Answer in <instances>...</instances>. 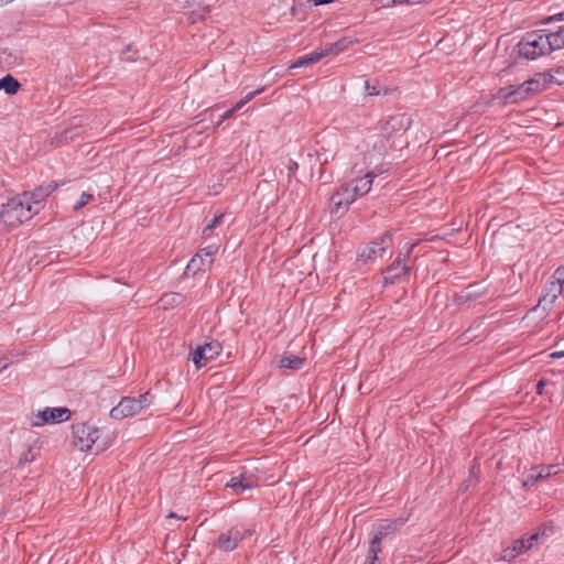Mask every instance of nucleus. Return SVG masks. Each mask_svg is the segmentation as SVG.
I'll list each match as a JSON object with an SVG mask.
<instances>
[{"instance_id":"15","label":"nucleus","mask_w":564,"mask_h":564,"mask_svg":"<svg viewBox=\"0 0 564 564\" xmlns=\"http://www.w3.org/2000/svg\"><path fill=\"white\" fill-rule=\"evenodd\" d=\"M409 272V265L401 259L395 260L383 272V280L387 284H393L400 281Z\"/></svg>"},{"instance_id":"26","label":"nucleus","mask_w":564,"mask_h":564,"mask_svg":"<svg viewBox=\"0 0 564 564\" xmlns=\"http://www.w3.org/2000/svg\"><path fill=\"white\" fill-rule=\"evenodd\" d=\"M263 91V88L261 89H257L254 91H251L243 99L239 100L234 107L232 109H235V112L239 109H241L247 102H249L250 100H252L257 95H259L260 93Z\"/></svg>"},{"instance_id":"24","label":"nucleus","mask_w":564,"mask_h":564,"mask_svg":"<svg viewBox=\"0 0 564 564\" xmlns=\"http://www.w3.org/2000/svg\"><path fill=\"white\" fill-rule=\"evenodd\" d=\"M563 284L564 282H558L557 279H554L549 285L547 292L552 293V300H557L558 296L563 292Z\"/></svg>"},{"instance_id":"18","label":"nucleus","mask_w":564,"mask_h":564,"mask_svg":"<svg viewBox=\"0 0 564 564\" xmlns=\"http://www.w3.org/2000/svg\"><path fill=\"white\" fill-rule=\"evenodd\" d=\"M551 53L564 48V25L552 30H543Z\"/></svg>"},{"instance_id":"31","label":"nucleus","mask_w":564,"mask_h":564,"mask_svg":"<svg viewBox=\"0 0 564 564\" xmlns=\"http://www.w3.org/2000/svg\"><path fill=\"white\" fill-rule=\"evenodd\" d=\"M556 300H552V293H546L540 301L538 306H543L544 308L551 307Z\"/></svg>"},{"instance_id":"1","label":"nucleus","mask_w":564,"mask_h":564,"mask_svg":"<svg viewBox=\"0 0 564 564\" xmlns=\"http://www.w3.org/2000/svg\"><path fill=\"white\" fill-rule=\"evenodd\" d=\"M390 148L388 137L382 133L369 132L357 140L351 167L355 177L348 182L352 184L357 196L369 193L373 178L383 173L384 170L377 163Z\"/></svg>"},{"instance_id":"30","label":"nucleus","mask_w":564,"mask_h":564,"mask_svg":"<svg viewBox=\"0 0 564 564\" xmlns=\"http://www.w3.org/2000/svg\"><path fill=\"white\" fill-rule=\"evenodd\" d=\"M517 554L512 547V545L506 547L502 552H501V555H500V558L502 561H508V562H511L513 558H516Z\"/></svg>"},{"instance_id":"3","label":"nucleus","mask_w":564,"mask_h":564,"mask_svg":"<svg viewBox=\"0 0 564 564\" xmlns=\"http://www.w3.org/2000/svg\"><path fill=\"white\" fill-rule=\"evenodd\" d=\"M29 199V196H15L2 207L0 212L2 229H14L34 216L30 209Z\"/></svg>"},{"instance_id":"17","label":"nucleus","mask_w":564,"mask_h":564,"mask_svg":"<svg viewBox=\"0 0 564 564\" xmlns=\"http://www.w3.org/2000/svg\"><path fill=\"white\" fill-rule=\"evenodd\" d=\"M332 53H333V47H324V48L316 50V51L312 52L311 54L299 58L295 63L291 64L289 66V69L300 68V67H303V66H306V65H310L313 63H317L323 57H325Z\"/></svg>"},{"instance_id":"13","label":"nucleus","mask_w":564,"mask_h":564,"mask_svg":"<svg viewBox=\"0 0 564 564\" xmlns=\"http://www.w3.org/2000/svg\"><path fill=\"white\" fill-rule=\"evenodd\" d=\"M562 72H563L562 69H556L555 74H539L535 77L527 80L525 88L531 90V94H536V93L545 89L547 84H551V83L561 84V83H563V79L558 78L556 75H561Z\"/></svg>"},{"instance_id":"35","label":"nucleus","mask_w":564,"mask_h":564,"mask_svg":"<svg viewBox=\"0 0 564 564\" xmlns=\"http://www.w3.org/2000/svg\"><path fill=\"white\" fill-rule=\"evenodd\" d=\"M553 278L557 279L558 282H564V264L555 270Z\"/></svg>"},{"instance_id":"12","label":"nucleus","mask_w":564,"mask_h":564,"mask_svg":"<svg viewBox=\"0 0 564 564\" xmlns=\"http://www.w3.org/2000/svg\"><path fill=\"white\" fill-rule=\"evenodd\" d=\"M357 194L352 187V184L348 182L340 186L330 197V206L334 212L346 209L350 204L357 199Z\"/></svg>"},{"instance_id":"4","label":"nucleus","mask_w":564,"mask_h":564,"mask_svg":"<svg viewBox=\"0 0 564 564\" xmlns=\"http://www.w3.org/2000/svg\"><path fill=\"white\" fill-rule=\"evenodd\" d=\"M519 55L527 59H536L547 55L551 50L543 30L527 33L518 44Z\"/></svg>"},{"instance_id":"6","label":"nucleus","mask_w":564,"mask_h":564,"mask_svg":"<svg viewBox=\"0 0 564 564\" xmlns=\"http://www.w3.org/2000/svg\"><path fill=\"white\" fill-rule=\"evenodd\" d=\"M70 419V410L67 408H45L32 412L29 417V424L32 427H42L47 424H57Z\"/></svg>"},{"instance_id":"22","label":"nucleus","mask_w":564,"mask_h":564,"mask_svg":"<svg viewBox=\"0 0 564 564\" xmlns=\"http://www.w3.org/2000/svg\"><path fill=\"white\" fill-rule=\"evenodd\" d=\"M19 88V82L11 75H7L0 79V90H4L9 95L15 94Z\"/></svg>"},{"instance_id":"14","label":"nucleus","mask_w":564,"mask_h":564,"mask_svg":"<svg viewBox=\"0 0 564 564\" xmlns=\"http://www.w3.org/2000/svg\"><path fill=\"white\" fill-rule=\"evenodd\" d=\"M527 80L519 85L518 87L509 86L506 88H501L498 93V97L506 101L517 102L519 100H523L531 95V90L525 88Z\"/></svg>"},{"instance_id":"8","label":"nucleus","mask_w":564,"mask_h":564,"mask_svg":"<svg viewBox=\"0 0 564 564\" xmlns=\"http://www.w3.org/2000/svg\"><path fill=\"white\" fill-rule=\"evenodd\" d=\"M397 521H384L379 524L373 538L370 541L368 556L364 564H377L378 554L381 552L380 542L390 532L398 528Z\"/></svg>"},{"instance_id":"23","label":"nucleus","mask_w":564,"mask_h":564,"mask_svg":"<svg viewBox=\"0 0 564 564\" xmlns=\"http://www.w3.org/2000/svg\"><path fill=\"white\" fill-rule=\"evenodd\" d=\"M545 468H534L523 480V487L533 486L539 479L544 478Z\"/></svg>"},{"instance_id":"27","label":"nucleus","mask_w":564,"mask_h":564,"mask_svg":"<svg viewBox=\"0 0 564 564\" xmlns=\"http://www.w3.org/2000/svg\"><path fill=\"white\" fill-rule=\"evenodd\" d=\"M352 42L350 40L343 39L336 43L329 44L326 47H333V53H338L346 50Z\"/></svg>"},{"instance_id":"36","label":"nucleus","mask_w":564,"mask_h":564,"mask_svg":"<svg viewBox=\"0 0 564 564\" xmlns=\"http://www.w3.org/2000/svg\"><path fill=\"white\" fill-rule=\"evenodd\" d=\"M235 112V109H229L227 110L220 118V120L217 122V127L221 124V122L228 118H230L232 116V113Z\"/></svg>"},{"instance_id":"29","label":"nucleus","mask_w":564,"mask_h":564,"mask_svg":"<svg viewBox=\"0 0 564 564\" xmlns=\"http://www.w3.org/2000/svg\"><path fill=\"white\" fill-rule=\"evenodd\" d=\"M563 466L564 465H561V464H554V465H549V466L544 467L545 468L544 478L550 477L552 475L560 474L562 471Z\"/></svg>"},{"instance_id":"19","label":"nucleus","mask_w":564,"mask_h":564,"mask_svg":"<svg viewBox=\"0 0 564 564\" xmlns=\"http://www.w3.org/2000/svg\"><path fill=\"white\" fill-rule=\"evenodd\" d=\"M259 481H248L243 482V480H239V478H231V480L227 484V487L231 488L234 494L240 495L245 490L252 489L257 487Z\"/></svg>"},{"instance_id":"16","label":"nucleus","mask_w":564,"mask_h":564,"mask_svg":"<svg viewBox=\"0 0 564 564\" xmlns=\"http://www.w3.org/2000/svg\"><path fill=\"white\" fill-rule=\"evenodd\" d=\"M56 188V186H48L47 188H37L34 192H25L19 196H29V205L32 214L35 215L40 210L42 202Z\"/></svg>"},{"instance_id":"9","label":"nucleus","mask_w":564,"mask_h":564,"mask_svg":"<svg viewBox=\"0 0 564 564\" xmlns=\"http://www.w3.org/2000/svg\"><path fill=\"white\" fill-rule=\"evenodd\" d=\"M216 252L217 248L213 246L202 249L188 262L185 269V274L194 275L199 271H205L209 269L215 260Z\"/></svg>"},{"instance_id":"2","label":"nucleus","mask_w":564,"mask_h":564,"mask_svg":"<svg viewBox=\"0 0 564 564\" xmlns=\"http://www.w3.org/2000/svg\"><path fill=\"white\" fill-rule=\"evenodd\" d=\"M73 444L82 452H89L96 448V453H100L109 448L112 444L113 436H101V431L95 424L85 422L73 424Z\"/></svg>"},{"instance_id":"45","label":"nucleus","mask_w":564,"mask_h":564,"mask_svg":"<svg viewBox=\"0 0 564 564\" xmlns=\"http://www.w3.org/2000/svg\"><path fill=\"white\" fill-rule=\"evenodd\" d=\"M0 227L2 228V223H0Z\"/></svg>"},{"instance_id":"39","label":"nucleus","mask_w":564,"mask_h":564,"mask_svg":"<svg viewBox=\"0 0 564 564\" xmlns=\"http://www.w3.org/2000/svg\"><path fill=\"white\" fill-rule=\"evenodd\" d=\"M391 3H395L397 4H402V3H415L414 0H391Z\"/></svg>"},{"instance_id":"40","label":"nucleus","mask_w":564,"mask_h":564,"mask_svg":"<svg viewBox=\"0 0 564 564\" xmlns=\"http://www.w3.org/2000/svg\"><path fill=\"white\" fill-rule=\"evenodd\" d=\"M551 358H562L564 357V350L561 351H554L550 355Z\"/></svg>"},{"instance_id":"38","label":"nucleus","mask_w":564,"mask_h":564,"mask_svg":"<svg viewBox=\"0 0 564 564\" xmlns=\"http://www.w3.org/2000/svg\"><path fill=\"white\" fill-rule=\"evenodd\" d=\"M9 367V361L6 358H0V371Z\"/></svg>"},{"instance_id":"41","label":"nucleus","mask_w":564,"mask_h":564,"mask_svg":"<svg viewBox=\"0 0 564 564\" xmlns=\"http://www.w3.org/2000/svg\"><path fill=\"white\" fill-rule=\"evenodd\" d=\"M382 7H393L395 3H391V0H380Z\"/></svg>"},{"instance_id":"37","label":"nucleus","mask_w":564,"mask_h":564,"mask_svg":"<svg viewBox=\"0 0 564 564\" xmlns=\"http://www.w3.org/2000/svg\"><path fill=\"white\" fill-rule=\"evenodd\" d=\"M239 480H243V482H248V481H258L257 478H254L253 476L251 475H247V474H242L240 477H238Z\"/></svg>"},{"instance_id":"25","label":"nucleus","mask_w":564,"mask_h":564,"mask_svg":"<svg viewBox=\"0 0 564 564\" xmlns=\"http://www.w3.org/2000/svg\"><path fill=\"white\" fill-rule=\"evenodd\" d=\"M542 535L543 536L546 535L545 534V530L542 533L538 532V533H534V534L530 535L529 538L519 539L518 541H523V549H524V551H528V550H530L533 546L534 542L539 541V539Z\"/></svg>"},{"instance_id":"21","label":"nucleus","mask_w":564,"mask_h":564,"mask_svg":"<svg viewBox=\"0 0 564 564\" xmlns=\"http://www.w3.org/2000/svg\"><path fill=\"white\" fill-rule=\"evenodd\" d=\"M182 302V295L178 293H166L159 300L161 308L169 310Z\"/></svg>"},{"instance_id":"7","label":"nucleus","mask_w":564,"mask_h":564,"mask_svg":"<svg viewBox=\"0 0 564 564\" xmlns=\"http://www.w3.org/2000/svg\"><path fill=\"white\" fill-rule=\"evenodd\" d=\"M223 347L217 340H209L203 345H197L189 354V359L196 369L205 367L208 362L215 360L221 352Z\"/></svg>"},{"instance_id":"44","label":"nucleus","mask_w":564,"mask_h":564,"mask_svg":"<svg viewBox=\"0 0 564 564\" xmlns=\"http://www.w3.org/2000/svg\"><path fill=\"white\" fill-rule=\"evenodd\" d=\"M167 517L169 518H177V516L174 512H171Z\"/></svg>"},{"instance_id":"11","label":"nucleus","mask_w":564,"mask_h":564,"mask_svg":"<svg viewBox=\"0 0 564 564\" xmlns=\"http://www.w3.org/2000/svg\"><path fill=\"white\" fill-rule=\"evenodd\" d=\"M391 245V236L386 234L379 240L368 243L359 253V258L364 263H369L381 258L387 248Z\"/></svg>"},{"instance_id":"28","label":"nucleus","mask_w":564,"mask_h":564,"mask_svg":"<svg viewBox=\"0 0 564 564\" xmlns=\"http://www.w3.org/2000/svg\"><path fill=\"white\" fill-rule=\"evenodd\" d=\"M94 198V196L91 194H88V193H83L78 199V202L74 205V209L75 210H78L80 209L82 207H84L85 205H87L91 199Z\"/></svg>"},{"instance_id":"43","label":"nucleus","mask_w":564,"mask_h":564,"mask_svg":"<svg viewBox=\"0 0 564 564\" xmlns=\"http://www.w3.org/2000/svg\"><path fill=\"white\" fill-rule=\"evenodd\" d=\"M543 384H544V382H543V381H540V382L538 383V391H539V393H542Z\"/></svg>"},{"instance_id":"20","label":"nucleus","mask_w":564,"mask_h":564,"mask_svg":"<svg viewBox=\"0 0 564 564\" xmlns=\"http://www.w3.org/2000/svg\"><path fill=\"white\" fill-rule=\"evenodd\" d=\"M303 364H304L303 358L290 355V356H283L280 359L279 366H280V368H284V369L297 370V369L302 368Z\"/></svg>"},{"instance_id":"32","label":"nucleus","mask_w":564,"mask_h":564,"mask_svg":"<svg viewBox=\"0 0 564 564\" xmlns=\"http://www.w3.org/2000/svg\"><path fill=\"white\" fill-rule=\"evenodd\" d=\"M558 21H564V12L550 15V17L545 18L542 21V23L543 24H549V23H554V22H558Z\"/></svg>"},{"instance_id":"10","label":"nucleus","mask_w":564,"mask_h":564,"mask_svg":"<svg viewBox=\"0 0 564 564\" xmlns=\"http://www.w3.org/2000/svg\"><path fill=\"white\" fill-rule=\"evenodd\" d=\"M252 534L253 531L250 529L240 530L238 528H231L219 535L215 542V546L220 551L229 552L235 550L240 541Z\"/></svg>"},{"instance_id":"5","label":"nucleus","mask_w":564,"mask_h":564,"mask_svg":"<svg viewBox=\"0 0 564 564\" xmlns=\"http://www.w3.org/2000/svg\"><path fill=\"white\" fill-rule=\"evenodd\" d=\"M153 395L150 392L140 394L138 398L124 397L117 406L110 411V416L115 420H123L139 414L144 408L152 403Z\"/></svg>"},{"instance_id":"34","label":"nucleus","mask_w":564,"mask_h":564,"mask_svg":"<svg viewBox=\"0 0 564 564\" xmlns=\"http://www.w3.org/2000/svg\"><path fill=\"white\" fill-rule=\"evenodd\" d=\"M511 545H512V547H513V550H514V552H516L517 556H518L519 554H522L523 552H525V551H524V549H523V541H518V540H516V541H513V542H512V544H511Z\"/></svg>"},{"instance_id":"33","label":"nucleus","mask_w":564,"mask_h":564,"mask_svg":"<svg viewBox=\"0 0 564 564\" xmlns=\"http://www.w3.org/2000/svg\"><path fill=\"white\" fill-rule=\"evenodd\" d=\"M221 218H223V215H219V216H215L213 218V220L210 221V224H208L206 226V228L204 229V234H206L208 230H213L214 228H216L217 226H219L220 221H221Z\"/></svg>"},{"instance_id":"42","label":"nucleus","mask_w":564,"mask_h":564,"mask_svg":"<svg viewBox=\"0 0 564 564\" xmlns=\"http://www.w3.org/2000/svg\"><path fill=\"white\" fill-rule=\"evenodd\" d=\"M366 87H367V90H368L369 95H378L379 94V91H377L375 88H369L368 85Z\"/></svg>"}]
</instances>
